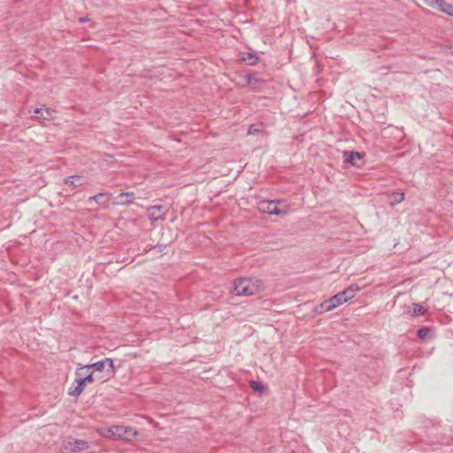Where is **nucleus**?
Wrapping results in <instances>:
<instances>
[{"label": "nucleus", "instance_id": "obj_25", "mask_svg": "<svg viewBox=\"0 0 453 453\" xmlns=\"http://www.w3.org/2000/svg\"><path fill=\"white\" fill-rule=\"evenodd\" d=\"M87 19H88L87 18H81L80 22L83 23V22L87 21Z\"/></svg>", "mask_w": 453, "mask_h": 453}, {"label": "nucleus", "instance_id": "obj_5", "mask_svg": "<svg viewBox=\"0 0 453 453\" xmlns=\"http://www.w3.org/2000/svg\"><path fill=\"white\" fill-rule=\"evenodd\" d=\"M258 210L262 213H267L270 215H280L282 211L279 209L278 203L273 200L261 201L258 203Z\"/></svg>", "mask_w": 453, "mask_h": 453}, {"label": "nucleus", "instance_id": "obj_16", "mask_svg": "<svg viewBox=\"0 0 453 453\" xmlns=\"http://www.w3.org/2000/svg\"><path fill=\"white\" fill-rule=\"evenodd\" d=\"M390 203L392 205L397 204L403 201L404 199V194L402 192H394L389 196Z\"/></svg>", "mask_w": 453, "mask_h": 453}, {"label": "nucleus", "instance_id": "obj_9", "mask_svg": "<svg viewBox=\"0 0 453 453\" xmlns=\"http://www.w3.org/2000/svg\"><path fill=\"white\" fill-rule=\"evenodd\" d=\"M118 201L113 203L117 205H127L133 203L134 199V194L133 192H121L118 196Z\"/></svg>", "mask_w": 453, "mask_h": 453}, {"label": "nucleus", "instance_id": "obj_6", "mask_svg": "<svg viewBox=\"0 0 453 453\" xmlns=\"http://www.w3.org/2000/svg\"><path fill=\"white\" fill-rule=\"evenodd\" d=\"M166 211L162 205H154L147 208L146 215L150 221L164 219Z\"/></svg>", "mask_w": 453, "mask_h": 453}, {"label": "nucleus", "instance_id": "obj_19", "mask_svg": "<svg viewBox=\"0 0 453 453\" xmlns=\"http://www.w3.org/2000/svg\"><path fill=\"white\" fill-rule=\"evenodd\" d=\"M261 132H262V126L260 124H258V125L253 124L248 129V134H250V135L258 134Z\"/></svg>", "mask_w": 453, "mask_h": 453}, {"label": "nucleus", "instance_id": "obj_3", "mask_svg": "<svg viewBox=\"0 0 453 453\" xmlns=\"http://www.w3.org/2000/svg\"><path fill=\"white\" fill-rule=\"evenodd\" d=\"M137 435V432L132 426H111L104 436L111 440L133 441Z\"/></svg>", "mask_w": 453, "mask_h": 453}, {"label": "nucleus", "instance_id": "obj_13", "mask_svg": "<svg viewBox=\"0 0 453 453\" xmlns=\"http://www.w3.org/2000/svg\"><path fill=\"white\" fill-rule=\"evenodd\" d=\"M330 303H332V304H334V308H337L339 305L346 303L348 300L346 299L345 297V293L341 291L339 293H337L336 295L331 296L330 298Z\"/></svg>", "mask_w": 453, "mask_h": 453}, {"label": "nucleus", "instance_id": "obj_14", "mask_svg": "<svg viewBox=\"0 0 453 453\" xmlns=\"http://www.w3.org/2000/svg\"><path fill=\"white\" fill-rule=\"evenodd\" d=\"M34 113L36 118L42 119H51V111L49 108H35Z\"/></svg>", "mask_w": 453, "mask_h": 453}, {"label": "nucleus", "instance_id": "obj_7", "mask_svg": "<svg viewBox=\"0 0 453 453\" xmlns=\"http://www.w3.org/2000/svg\"><path fill=\"white\" fill-rule=\"evenodd\" d=\"M88 201H94L102 205L104 208H108L110 205V195L107 193L100 192L96 196H90Z\"/></svg>", "mask_w": 453, "mask_h": 453}, {"label": "nucleus", "instance_id": "obj_2", "mask_svg": "<svg viewBox=\"0 0 453 453\" xmlns=\"http://www.w3.org/2000/svg\"><path fill=\"white\" fill-rule=\"evenodd\" d=\"M90 369H93L96 372H102V375L97 376V379L101 380L102 381H106L110 380L115 374L113 360L111 358H104L94 364L79 367V370L89 371Z\"/></svg>", "mask_w": 453, "mask_h": 453}, {"label": "nucleus", "instance_id": "obj_23", "mask_svg": "<svg viewBox=\"0 0 453 453\" xmlns=\"http://www.w3.org/2000/svg\"><path fill=\"white\" fill-rule=\"evenodd\" d=\"M430 330L428 327H421L418 330V336L424 340L429 334Z\"/></svg>", "mask_w": 453, "mask_h": 453}, {"label": "nucleus", "instance_id": "obj_8", "mask_svg": "<svg viewBox=\"0 0 453 453\" xmlns=\"http://www.w3.org/2000/svg\"><path fill=\"white\" fill-rule=\"evenodd\" d=\"M344 161L351 165H358V161L362 159V156L357 151H345L343 153Z\"/></svg>", "mask_w": 453, "mask_h": 453}, {"label": "nucleus", "instance_id": "obj_20", "mask_svg": "<svg viewBox=\"0 0 453 453\" xmlns=\"http://www.w3.org/2000/svg\"><path fill=\"white\" fill-rule=\"evenodd\" d=\"M426 312V309L421 304L415 303L413 307V314L415 316H422Z\"/></svg>", "mask_w": 453, "mask_h": 453}, {"label": "nucleus", "instance_id": "obj_21", "mask_svg": "<svg viewBox=\"0 0 453 453\" xmlns=\"http://www.w3.org/2000/svg\"><path fill=\"white\" fill-rule=\"evenodd\" d=\"M81 371H82V370H79V368L76 370V372H75V375L77 376V378H76V380H75V383H76L77 385H79V386H80V388H84V387H85V385H86L87 383H85V382L83 381V380L81 379Z\"/></svg>", "mask_w": 453, "mask_h": 453}, {"label": "nucleus", "instance_id": "obj_11", "mask_svg": "<svg viewBox=\"0 0 453 453\" xmlns=\"http://www.w3.org/2000/svg\"><path fill=\"white\" fill-rule=\"evenodd\" d=\"M334 304L330 303V299H326L324 302H322L319 305L316 306L315 312L319 314H322L327 311H330L334 310Z\"/></svg>", "mask_w": 453, "mask_h": 453}, {"label": "nucleus", "instance_id": "obj_10", "mask_svg": "<svg viewBox=\"0 0 453 453\" xmlns=\"http://www.w3.org/2000/svg\"><path fill=\"white\" fill-rule=\"evenodd\" d=\"M437 8L443 13L453 17V4H448L444 0L434 1Z\"/></svg>", "mask_w": 453, "mask_h": 453}, {"label": "nucleus", "instance_id": "obj_24", "mask_svg": "<svg viewBox=\"0 0 453 453\" xmlns=\"http://www.w3.org/2000/svg\"><path fill=\"white\" fill-rule=\"evenodd\" d=\"M250 387L254 389V390H259L261 389L263 387L260 385L259 382H257V381H254L252 380L250 382Z\"/></svg>", "mask_w": 453, "mask_h": 453}, {"label": "nucleus", "instance_id": "obj_15", "mask_svg": "<svg viewBox=\"0 0 453 453\" xmlns=\"http://www.w3.org/2000/svg\"><path fill=\"white\" fill-rule=\"evenodd\" d=\"M242 60L245 63H247L250 65H254L257 63L258 58L250 52H243L242 53Z\"/></svg>", "mask_w": 453, "mask_h": 453}, {"label": "nucleus", "instance_id": "obj_12", "mask_svg": "<svg viewBox=\"0 0 453 453\" xmlns=\"http://www.w3.org/2000/svg\"><path fill=\"white\" fill-rule=\"evenodd\" d=\"M65 184L78 188L83 185L82 178L80 175L68 176L65 179Z\"/></svg>", "mask_w": 453, "mask_h": 453}, {"label": "nucleus", "instance_id": "obj_22", "mask_svg": "<svg viewBox=\"0 0 453 453\" xmlns=\"http://www.w3.org/2000/svg\"><path fill=\"white\" fill-rule=\"evenodd\" d=\"M81 379L85 383H92L95 381L96 379H97V377H95L93 372H89L88 374L84 376L81 375Z\"/></svg>", "mask_w": 453, "mask_h": 453}, {"label": "nucleus", "instance_id": "obj_18", "mask_svg": "<svg viewBox=\"0 0 453 453\" xmlns=\"http://www.w3.org/2000/svg\"><path fill=\"white\" fill-rule=\"evenodd\" d=\"M83 392V388H80L76 383L68 389V394L72 396H79Z\"/></svg>", "mask_w": 453, "mask_h": 453}, {"label": "nucleus", "instance_id": "obj_1", "mask_svg": "<svg viewBox=\"0 0 453 453\" xmlns=\"http://www.w3.org/2000/svg\"><path fill=\"white\" fill-rule=\"evenodd\" d=\"M264 290L263 281L259 279L240 278L233 283V293L239 296H250Z\"/></svg>", "mask_w": 453, "mask_h": 453}, {"label": "nucleus", "instance_id": "obj_17", "mask_svg": "<svg viewBox=\"0 0 453 453\" xmlns=\"http://www.w3.org/2000/svg\"><path fill=\"white\" fill-rule=\"evenodd\" d=\"M359 290V287L357 285H350L349 288L342 290L345 293V297L347 300L354 297L355 293Z\"/></svg>", "mask_w": 453, "mask_h": 453}, {"label": "nucleus", "instance_id": "obj_4", "mask_svg": "<svg viewBox=\"0 0 453 453\" xmlns=\"http://www.w3.org/2000/svg\"><path fill=\"white\" fill-rule=\"evenodd\" d=\"M64 448L65 450L71 452H80L88 449L89 448V443L85 440L70 439L65 441Z\"/></svg>", "mask_w": 453, "mask_h": 453}]
</instances>
